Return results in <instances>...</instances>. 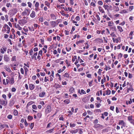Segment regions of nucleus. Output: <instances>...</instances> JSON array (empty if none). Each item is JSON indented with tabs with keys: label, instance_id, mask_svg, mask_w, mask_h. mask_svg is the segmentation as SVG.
Wrapping results in <instances>:
<instances>
[{
	"label": "nucleus",
	"instance_id": "nucleus-1",
	"mask_svg": "<svg viewBox=\"0 0 134 134\" xmlns=\"http://www.w3.org/2000/svg\"><path fill=\"white\" fill-rule=\"evenodd\" d=\"M103 7L105 10H107L108 12H109V10L111 11L112 10V7L111 5L104 4Z\"/></svg>",
	"mask_w": 134,
	"mask_h": 134
},
{
	"label": "nucleus",
	"instance_id": "nucleus-2",
	"mask_svg": "<svg viewBox=\"0 0 134 134\" xmlns=\"http://www.w3.org/2000/svg\"><path fill=\"white\" fill-rule=\"evenodd\" d=\"M27 23V20L25 19H21L19 21V24L21 26H23Z\"/></svg>",
	"mask_w": 134,
	"mask_h": 134
},
{
	"label": "nucleus",
	"instance_id": "nucleus-3",
	"mask_svg": "<svg viewBox=\"0 0 134 134\" xmlns=\"http://www.w3.org/2000/svg\"><path fill=\"white\" fill-rule=\"evenodd\" d=\"M59 20H58L56 21H52L50 22L51 26L52 27H54L55 26H56L58 23H59L58 22L57 23V22Z\"/></svg>",
	"mask_w": 134,
	"mask_h": 134
},
{
	"label": "nucleus",
	"instance_id": "nucleus-4",
	"mask_svg": "<svg viewBox=\"0 0 134 134\" xmlns=\"http://www.w3.org/2000/svg\"><path fill=\"white\" fill-rule=\"evenodd\" d=\"M51 110V108L50 106H47L45 110L46 113L47 114L49 113Z\"/></svg>",
	"mask_w": 134,
	"mask_h": 134
},
{
	"label": "nucleus",
	"instance_id": "nucleus-5",
	"mask_svg": "<svg viewBox=\"0 0 134 134\" xmlns=\"http://www.w3.org/2000/svg\"><path fill=\"white\" fill-rule=\"evenodd\" d=\"M118 124L119 125H121L124 127L126 125V124L123 120H119V121Z\"/></svg>",
	"mask_w": 134,
	"mask_h": 134
},
{
	"label": "nucleus",
	"instance_id": "nucleus-6",
	"mask_svg": "<svg viewBox=\"0 0 134 134\" xmlns=\"http://www.w3.org/2000/svg\"><path fill=\"white\" fill-rule=\"evenodd\" d=\"M4 61L6 62H8L10 60L9 58L6 55H4Z\"/></svg>",
	"mask_w": 134,
	"mask_h": 134
},
{
	"label": "nucleus",
	"instance_id": "nucleus-7",
	"mask_svg": "<svg viewBox=\"0 0 134 134\" xmlns=\"http://www.w3.org/2000/svg\"><path fill=\"white\" fill-rule=\"evenodd\" d=\"M15 101L13 99H11L10 101L9 105L10 107L12 106L14 104Z\"/></svg>",
	"mask_w": 134,
	"mask_h": 134
},
{
	"label": "nucleus",
	"instance_id": "nucleus-8",
	"mask_svg": "<svg viewBox=\"0 0 134 134\" xmlns=\"http://www.w3.org/2000/svg\"><path fill=\"white\" fill-rule=\"evenodd\" d=\"M36 16L35 12L33 11H32L31 13L30 14V17L32 18H34Z\"/></svg>",
	"mask_w": 134,
	"mask_h": 134
},
{
	"label": "nucleus",
	"instance_id": "nucleus-9",
	"mask_svg": "<svg viewBox=\"0 0 134 134\" xmlns=\"http://www.w3.org/2000/svg\"><path fill=\"white\" fill-rule=\"evenodd\" d=\"M4 69L7 71L9 72H12V71L9 68V67H7L6 66H4Z\"/></svg>",
	"mask_w": 134,
	"mask_h": 134
},
{
	"label": "nucleus",
	"instance_id": "nucleus-10",
	"mask_svg": "<svg viewBox=\"0 0 134 134\" xmlns=\"http://www.w3.org/2000/svg\"><path fill=\"white\" fill-rule=\"evenodd\" d=\"M37 55V52L35 53L34 55L31 56V58L32 59H34L35 60H37V58L36 57Z\"/></svg>",
	"mask_w": 134,
	"mask_h": 134
},
{
	"label": "nucleus",
	"instance_id": "nucleus-11",
	"mask_svg": "<svg viewBox=\"0 0 134 134\" xmlns=\"http://www.w3.org/2000/svg\"><path fill=\"white\" fill-rule=\"evenodd\" d=\"M29 89L30 90H32L35 87V85L32 84H30L29 85Z\"/></svg>",
	"mask_w": 134,
	"mask_h": 134
},
{
	"label": "nucleus",
	"instance_id": "nucleus-12",
	"mask_svg": "<svg viewBox=\"0 0 134 134\" xmlns=\"http://www.w3.org/2000/svg\"><path fill=\"white\" fill-rule=\"evenodd\" d=\"M99 11L102 13H104L105 12L101 6H99L98 7Z\"/></svg>",
	"mask_w": 134,
	"mask_h": 134
},
{
	"label": "nucleus",
	"instance_id": "nucleus-13",
	"mask_svg": "<svg viewBox=\"0 0 134 134\" xmlns=\"http://www.w3.org/2000/svg\"><path fill=\"white\" fill-rule=\"evenodd\" d=\"M50 16L53 20H55L56 19V16L54 14H52L50 15Z\"/></svg>",
	"mask_w": 134,
	"mask_h": 134
},
{
	"label": "nucleus",
	"instance_id": "nucleus-14",
	"mask_svg": "<svg viewBox=\"0 0 134 134\" xmlns=\"http://www.w3.org/2000/svg\"><path fill=\"white\" fill-rule=\"evenodd\" d=\"M110 29H111L113 31H116V27L114 26H112L110 27Z\"/></svg>",
	"mask_w": 134,
	"mask_h": 134
},
{
	"label": "nucleus",
	"instance_id": "nucleus-15",
	"mask_svg": "<svg viewBox=\"0 0 134 134\" xmlns=\"http://www.w3.org/2000/svg\"><path fill=\"white\" fill-rule=\"evenodd\" d=\"M45 94V92H43L39 93V96L40 97H43L44 96Z\"/></svg>",
	"mask_w": 134,
	"mask_h": 134
},
{
	"label": "nucleus",
	"instance_id": "nucleus-16",
	"mask_svg": "<svg viewBox=\"0 0 134 134\" xmlns=\"http://www.w3.org/2000/svg\"><path fill=\"white\" fill-rule=\"evenodd\" d=\"M130 87L129 88H127L128 91H133L134 89H133L132 86L131 84H130Z\"/></svg>",
	"mask_w": 134,
	"mask_h": 134
},
{
	"label": "nucleus",
	"instance_id": "nucleus-17",
	"mask_svg": "<svg viewBox=\"0 0 134 134\" xmlns=\"http://www.w3.org/2000/svg\"><path fill=\"white\" fill-rule=\"evenodd\" d=\"M63 76L64 77H65L68 78H69L70 77V76L69 74L67 73H65L63 75Z\"/></svg>",
	"mask_w": 134,
	"mask_h": 134
},
{
	"label": "nucleus",
	"instance_id": "nucleus-18",
	"mask_svg": "<svg viewBox=\"0 0 134 134\" xmlns=\"http://www.w3.org/2000/svg\"><path fill=\"white\" fill-rule=\"evenodd\" d=\"M29 10L27 9H26L25 11L23 12V15L24 16L26 15L27 14V12L29 11Z\"/></svg>",
	"mask_w": 134,
	"mask_h": 134
},
{
	"label": "nucleus",
	"instance_id": "nucleus-19",
	"mask_svg": "<svg viewBox=\"0 0 134 134\" xmlns=\"http://www.w3.org/2000/svg\"><path fill=\"white\" fill-rule=\"evenodd\" d=\"M117 28L120 32H122L123 31V30L122 29V27L120 26H117Z\"/></svg>",
	"mask_w": 134,
	"mask_h": 134
},
{
	"label": "nucleus",
	"instance_id": "nucleus-20",
	"mask_svg": "<svg viewBox=\"0 0 134 134\" xmlns=\"http://www.w3.org/2000/svg\"><path fill=\"white\" fill-rule=\"evenodd\" d=\"M23 68H24L25 70V74L26 75L27 74V72L28 71V69L25 66H24Z\"/></svg>",
	"mask_w": 134,
	"mask_h": 134
},
{
	"label": "nucleus",
	"instance_id": "nucleus-21",
	"mask_svg": "<svg viewBox=\"0 0 134 134\" xmlns=\"http://www.w3.org/2000/svg\"><path fill=\"white\" fill-rule=\"evenodd\" d=\"M64 102L66 104H68L70 102V101L69 99H67L64 100Z\"/></svg>",
	"mask_w": 134,
	"mask_h": 134
},
{
	"label": "nucleus",
	"instance_id": "nucleus-22",
	"mask_svg": "<svg viewBox=\"0 0 134 134\" xmlns=\"http://www.w3.org/2000/svg\"><path fill=\"white\" fill-rule=\"evenodd\" d=\"M16 27L19 30H21L22 29V28L20 27V25L18 24L16 26Z\"/></svg>",
	"mask_w": 134,
	"mask_h": 134
},
{
	"label": "nucleus",
	"instance_id": "nucleus-23",
	"mask_svg": "<svg viewBox=\"0 0 134 134\" xmlns=\"http://www.w3.org/2000/svg\"><path fill=\"white\" fill-rule=\"evenodd\" d=\"M84 41L83 40L79 41H77L76 42V43L77 44H79V43H83Z\"/></svg>",
	"mask_w": 134,
	"mask_h": 134
},
{
	"label": "nucleus",
	"instance_id": "nucleus-24",
	"mask_svg": "<svg viewBox=\"0 0 134 134\" xmlns=\"http://www.w3.org/2000/svg\"><path fill=\"white\" fill-rule=\"evenodd\" d=\"M106 95H109L111 93V91L110 90H107L106 91Z\"/></svg>",
	"mask_w": 134,
	"mask_h": 134
},
{
	"label": "nucleus",
	"instance_id": "nucleus-25",
	"mask_svg": "<svg viewBox=\"0 0 134 134\" xmlns=\"http://www.w3.org/2000/svg\"><path fill=\"white\" fill-rule=\"evenodd\" d=\"M18 111L16 110H14V111L13 112V114L15 116H16L18 114Z\"/></svg>",
	"mask_w": 134,
	"mask_h": 134
},
{
	"label": "nucleus",
	"instance_id": "nucleus-26",
	"mask_svg": "<svg viewBox=\"0 0 134 134\" xmlns=\"http://www.w3.org/2000/svg\"><path fill=\"white\" fill-rule=\"evenodd\" d=\"M108 26H110V27L111 26H113L112 25V24H114V23L113 22L112 23V22L111 21H109L108 23Z\"/></svg>",
	"mask_w": 134,
	"mask_h": 134
},
{
	"label": "nucleus",
	"instance_id": "nucleus-27",
	"mask_svg": "<svg viewBox=\"0 0 134 134\" xmlns=\"http://www.w3.org/2000/svg\"><path fill=\"white\" fill-rule=\"evenodd\" d=\"M110 35L113 38H115L116 37V35L114 32L111 33L110 34Z\"/></svg>",
	"mask_w": 134,
	"mask_h": 134
},
{
	"label": "nucleus",
	"instance_id": "nucleus-28",
	"mask_svg": "<svg viewBox=\"0 0 134 134\" xmlns=\"http://www.w3.org/2000/svg\"><path fill=\"white\" fill-rule=\"evenodd\" d=\"M7 118L9 120L11 119L12 118V116L10 114L9 115H8Z\"/></svg>",
	"mask_w": 134,
	"mask_h": 134
},
{
	"label": "nucleus",
	"instance_id": "nucleus-29",
	"mask_svg": "<svg viewBox=\"0 0 134 134\" xmlns=\"http://www.w3.org/2000/svg\"><path fill=\"white\" fill-rule=\"evenodd\" d=\"M45 5H47V6L49 7L50 4L47 1H45L44 2Z\"/></svg>",
	"mask_w": 134,
	"mask_h": 134
},
{
	"label": "nucleus",
	"instance_id": "nucleus-30",
	"mask_svg": "<svg viewBox=\"0 0 134 134\" xmlns=\"http://www.w3.org/2000/svg\"><path fill=\"white\" fill-rule=\"evenodd\" d=\"M77 132V130H72L70 131V132L72 133H75Z\"/></svg>",
	"mask_w": 134,
	"mask_h": 134
},
{
	"label": "nucleus",
	"instance_id": "nucleus-31",
	"mask_svg": "<svg viewBox=\"0 0 134 134\" xmlns=\"http://www.w3.org/2000/svg\"><path fill=\"white\" fill-rule=\"evenodd\" d=\"M98 5H102L103 3L102 1H99L98 2Z\"/></svg>",
	"mask_w": 134,
	"mask_h": 134
},
{
	"label": "nucleus",
	"instance_id": "nucleus-32",
	"mask_svg": "<svg viewBox=\"0 0 134 134\" xmlns=\"http://www.w3.org/2000/svg\"><path fill=\"white\" fill-rule=\"evenodd\" d=\"M10 83L12 84H13L14 83V78L12 77L10 79Z\"/></svg>",
	"mask_w": 134,
	"mask_h": 134
},
{
	"label": "nucleus",
	"instance_id": "nucleus-33",
	"mask_svg": "<svg viewBox=\"0 0 134 134\" xmlns=\"http://www.w3.org/2000/svg\"><path fill=\"white\" fill-rule=\"evenodd\" d=\"M0 101L1 102V103L2 104L4 105H5V100H0Z\"/></svg>",
	"mask_w": 134,
	"mask_h": 134
},
{
	"label": "nucleus",
	"instance_id": "nucleus-34",
	"mask_svg": "<svg viewBox=\"0 0 134 134\" xmlns=\"http://www.w3.org/2000/svg\"><path fill=\"white\" fill-rule=\"evenodd\" d=\"M90 5L91 6H93L94 7H95L96 6V5L95 3L93 2H92L90 3Z\"/></svg>",
	"mask_w": 134,
	"mask_h": 134
},
{
	"label": "nucleus",
	"instance_id": "nucleus-35",
	"mask_svg": "<svg viewBox=\"0 0 134 134\" xmlns=\"http://www.w3.org/2000/svg\"><path fill=\"white\" fill-rule=\"evenodd\" d=\"M132 116H129L128 117V120L130 121H132Z\"/></svg>",
	"mask_w": 134,
	"mask_h": 134
},
{
	"label": "nucleus",
	"instance_id": "nucleus-36",
	"mask_svg": "<svg viewBox=\"0 0 134 134\" xmlns=\"http://www.w3.org/2000/svg\"><path fill=\"white\" fill-rule=\"evenodd\" d=\"M64 71V69H60L58 70L57 72L58 73H60Z\"/></svg>",
	"mask_w": 134,
	"mask_h": 134
},
{
	"label": "nucleus",
	"instance_id": "nucleus-37",
	"mask_svg": "<svg viewBox=\"0 0 134 134\" xmlns=\"http://www.w3.org/2000/svg\"><path fill=\"white\" fill-rule=\"evenodd\" d=\"M39 4V3L38 2H36L35 4V7H38Z\"/></svg>",
	"mask_w": 134,
	"mask_h": 134
},
{
	"label": "nucleus",
	"instance_id": "nucleus-38",
	"mask_svg": "<svg viewBox=\"0 0 134 134\" xmlns=\"http://www.w3.org/2000/svg\"><path fill=\"white\" fill-rule=\"evenodd\" d=\"M78 58L79 60L80 61V63L83 62V61L80 58V56H78Z\"/></svg>",
	"mask_w": 134,
	"mask_h": 134
},
{
	"label": "nucleus",
	"instance_id": "nucleus-39",
	"mask_svg": "<svg viewBox=\"0 0 134 134\" xmlns=\"http://www.w3.org/2000/svg\"><path fill=\"white\" fill-rule=\"evenodd\" d=\"M28 28L29 30L31 31H34V29L33 27H28Z\"/></svg>",
	"mask_w": 134,
	"mask_h": 134
},
{
	"label": "nucleus",
	"instance_id": "nucleus-40",
	"mask_svg": "<svg viewBox=\"0 0 134 134\" xmlns=\"http://www.w3.org/2000/svg\"><path fill=\"white\" fill-rule=\"evenodd\" d=\"M6 6L8 8L10 6V7H12V5L10 3H7L6 4Z\"/></svg>",
	"mask_w": 134,
	"mask_h": 134
},
{
	"label": "nucleus",
	"instance_id": "nucleus-41",
	"mask_svg": "<svg viewBox=\"0 0 134 134\" xmlns=\"http://www.w3.org/2000/svg\"><path fill=\"white\" fill-rule=\"evenodd\" d=\"M53 130H54L53 129H52L47 131V132H48V133H51L53 131Z\"/></svg>",
	"mask_w": 134,
	"mask_h": 134
},
{
	"label": "nucleus",
	"instance_id": "nucleus-42",
	"mask_svg": "<svg viewBox=\"0 0 134 134\" xmlns=\"http://www.w3.org/2000/svg\"><path fill=\"white\" fill-rule=\"evenodd\" d=\"M27 118L28 119L31 120L33 118L32 116H29L27 117Z\"/></svg>",
	"mask_w": 134,
	"mask_h": 134
},
{
	"label": "nucleus",
	"instance_id": "nucleus-43",
	"mask_svg": "<svg viewBox=\"0 0 134 134\" xmlns=\"http://www.w3.org/2000/svg\"><path fill=\"white\" fill-rule=\"evenodd\" d=\"M34 124L33 123H32L30 125V127L31 129H32L34 126Z\"/></svg>",
	"mask_w": 134,
	"mask_h": 134
},
{
	"label": "nucleus",
	"instance_id": "nucleus-44",
	"mask_svg": "<svg viewBox=\"0 0 134 134\" xmlns=\"http://www.w3.org/2000/svg\"><path fill=\"white\" fill-rule=\"evenodd\" d=\"M76 55L74 56L72 59V61L73 62H74L75 61V59H76Z\"/></svg>",
	"mask_w": 134,
	"mask_h": 134
},
{
	"label": "nucleus",
	"instance_id": "nucleus-45",
	"mask_svg": "<svg viewBox=\"0 0 134 134\" xmlns=\"http://www.w3.org/2000/svg\"><path fill=\"white\" fill-rule=\"evenodd\" d=\"M37 115L38 117L40 118L42 116L41 113H38Z\"/></svg>",
	"mask_w": 134,
	"mask_h": 134
},
{
	"label": "nucleus",
	"instance_id": "nucleus-46",
	"mask_svg": "<svg viewBox=\"0 0 134 134\" xmlns=\"http://www.w3.org/2000/svg\"><path fill=\"white\" fill-rule=\"evenodd\" d=\"M32 108L33 109H37V107L35 105H32Z\"/></svg>",
	"mask_w": 134,
	"mask_h": 134
},
{
	"label": "nucleus",
	"instance_id": "nucleus-47",
	"mask_svg": "<svg viewBox=\"0 0 134 134\" xmlns=\"http://www.w3.org/2000/svg\"><path fill=\"white\" fill-rule=\"evenodd\" d=\"M27 4L28 5L29 7L30 8H31V5H32L31 3L30 2H28L27 3Z\"/></svg>",
	"mask_w": 134,
	"mask_h": 134
},
{
	"label": "nucleus",
	"instance_id": "nucleus-48",
	"mask_svg": "<svg viewBox=\"0 0 134 134\" xmlns=\"http://www.w3.org/2000/svg\"><path fill=\"white\" fill-rule=\"evenodd\" d=\"M115 9V11H118L119 10V8L118 7L116 6H114Z\"/></svg>",
	"mask_w": 134,
	"mask_h": 134
},
{
	"label": "nucleus",
	"instance_id": "nucleus-49",
	"mask_svg": "<svg viewBox=\"0 0 134 134\" xmlns=\"http://www.w3.org/2000/svg\"><path fill=\"white\" fill-rule=\"evenodd\" d=\"M12 61H16V56H13L12 57Z\"/></svg>",
	"mask_w": 134,
	"mask_h": 134
},
{
	"label": "nucleus",
	"instance_id": "nucleus-50",
	"mask_svg": "<svg viewBox=\"0 0 134 134\" xmlns=\"http://www.w3.org/2000/svg\"><path fill=\"white\" fill-rule=\"evenodd\" d=\"M87 112L88 113V114L90 115H91L92 114V112L89 110H88L87 111Z\"/></svg>",
	"mask_w": 134,
	"mask_h": 134
},
{
	"label": "nucleus",
	"instance_id": "nucleus-51",
	"mask_svg": "<svg viewBox=\"0 0 134 134\" xmlns=\"http://www.w3.org/2000/svg\"><path fill=\"white\" fill-rule=\"evenodd\" d=\"M96 17L97 18V19L99 21H100V18L99 16V15H96Z\"/></svg>",
	"mask_w": 134,
	"mask_h": 134
},
{
	"label": "nucleus",
	"instance_id": "nucleus-52",
	"mask_svg": "<svg viewBox=\"0 0 134 134\" xmlns=\"http://www.w3.org/2000/svg\"><path fill=\"white\" fill-rule=\"evenodd\" d=\"M65 34L66 35H68L69 34V31L66 30H65L64 31Z\"/></svg>",
	"mask_w": 134,
	"mask_h": 134
},
{
	"label": "nucleus",
	"instance_id": "nucleus-53",
	"mask_svg": "<svg viewBox=\"0 0 134 134\" xmlns=\"http://www.w3.org/2000/svg\"><path fill=\"white\" fill-rule=\"evenodd\" d=\"M2 10L3 11H4L6 12H7V10L5 8V7H3L2 9Z\"/></svg>",
	"mask_w": 134,
	"mask_h": 134
},
{
	"label": "nucleus",
	"instance_id": "nucleus-54",
	"mask_svg": "<svg viewBox=\"0 0 134 134\" xmlns=\"http://www.w3.org/2000/svg\"><path fill=\"white\" fill-rule=\"evenodd\" d=\"M43 17L40 18L39 19V20L41 22H43Z\"/></svg>",
	"mask_w": 134,
	"mask_h": 134
},
{
	"label": "nucleus",
	"instance_id": "nucleus-55",
	"mask_svg": "<svg viewBox=\"0 0 134 134\" xmlns=\"http://www.w3.org/2000/svg\"><path fill=\"white\" fill-rule=\"evenodd\" d=\"M20 71L21 73L23 74H24V69L22 68H21L20 69Z\"/></svg>",
	"mask_w": 134,
	"mask_h": 134
},
{
	"label": "nucleus",
	"instance_id": "nucleus-56",
	"mask_svg": "<svg viewBox=\"0 0 134 134\" xmlns=\"http://www.w3.org/2000/svg\"><path fill=\"white\" fill-rule=\"evenodd\" d=\"M33 53V51L32 49H31L29 53L30 55H31Z\"/></svg>",
	"mask_w": 134,
	"mask_h": 134
},
{
	"label": "nucleus",
	"instance_id": "nucleus-57",
	"mask_svg": "<svg viewBox=\"0 0 134 134\" xmlns=\"http://www.w3.org/2000/svg\"><path fill=\"white\" fill-rule=\"evenodd\" d=\"M56 75H58L59 77V80H60V81H61V76L58 73H57Z\"/></svg>",
	"mask_w": 134,
	"mask_h": 134
},
{
	"label": "nucleus",
	"instance_id": "nucleus-58",
	"mask_svg": "<svg viewBox=\"0 0 134 134\" xmlns=\"http://www.w3.org/2000/svg\"><path fill=\"white\" fill-rule=\"evenodd\" d=\"M98 120L97 119H95L93 122L94 124H97L98 123Z\"/></svg>",
	"mask_w": 134,
	"mask_h": 134
},
{
	"label": "nucleus",
	"instance_id": "nucleus-59",
	"mask_svg": "<svg viewBox=\"0 0 134 134\" xmlns=\"http://www.w3.org/2000/svg\"><path fill=\"white\" fill-rule=\"evenodd\" d=\"M70 3L71 5H73L74 2L73 0H70Z\"/></svg>",
	"mask_w": 134,
	"mask_h": 134
},
{
	"label": "nucleus",
	"instance_id": "nucleus-60",
	"mask_svg": "<svg viewBox=\"0 0 134 134\" xmlns=\"http://www.w3.org/2000/svg\"><path fill=\"white\" fill-rule=\"evenodd\" d=\"M132 77V74L129 73L128 75V77L129 78L131 79Z\"/></svg>",
	"mask_w": 134,
	"mask_h": 134
},
{
	"label": "nucleus",
	"instance_id": "nucleus-61",
	"mask_svg": "<svg viewBox=\"0 0 134 134\" xmlns=\"http://www.w3.org/2000/svg\"><path fill=\"white\" fill-rule=\"evenodd\" d=\"M102 71V70L101 69H99L98 71V73L99 75H100L101 74V72Z\"/></svg>",
	"mask_w": 134,
	"mask_h": 134
},
{
	"label": "nucleus",
	"instance_id": "nucleus-62",
	"mask_svg": "<svg viewBox=\"0 0 134 134\" xmlns=\"http://www.w3.org/2000/svg\"><path fill=\"white\" fill-rule=\"evenodd\" d=\"M75 19L77 21H79L80 20V18L79 16H77L75 18Z\"/></svg>",
	"mask_w": 134,
	"mask_h": 134
},
{
	"label": "nucleus",
	"instance_id": "nucleus-63",
	"mask_svg": "<svg viewBox=\"0 0 134 134\" xmlns=\"http://www.w3.org/2000/svg\"><path fill=\"white\" fill-rule=\"evenodd\" d=\"M42 50H40V51L38 53V54L39 55H42Z\"/></svg>",
	"mask_w": 134,
	"mask_h": 134
},
{
	"label": "nucleus",
	"instance_id": "nucleus-64",
	"mask_svg": "<svg viewBox=\"0 0 134 134\" xmlns=\"http://www.w3.org/2000/svg\"><path fill=\"white\" fill-rule=\"evenodd\" d=\"M2 97L5 100H6V96L4 94H3L2 96Z\"/></svg>",
	"mask_w": 134,
	"mask_h": 134
}]
</instances>
